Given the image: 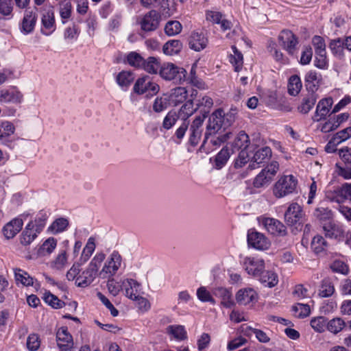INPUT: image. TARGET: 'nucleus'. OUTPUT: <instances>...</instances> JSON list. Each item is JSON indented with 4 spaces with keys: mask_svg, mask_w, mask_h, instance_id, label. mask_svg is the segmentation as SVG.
<instances>
[{
    "mask_svg": "<svg viewBox=\"0 0 351 351\" xmlns=\"http://www.w3.org/2000/svg\"><path fill=\"white\" fill-rule=\"evenodd\" d=\"M236 110L231 109L230 112L225 114L221 109L216 110L210 115L208 123L206 125V131L205 132L204 139L201 145V149L206 152L210 151V149L206 147L208 143V135L215 134L221 129L225 131L235 121Z\"/></svg>",
    "mask_w": 351,
    "mask_h": 351,
    "instance_id": "1",
    "label": "nucleus"
},
{
    "mask_svg": "<svg viewBox=\"0 0 351 351\" xmlns=\"http://www.w3.org/2000/svg\"><path fill=\"white\" fill-rule=\"evenodd\" d=\"M160 76L167 81L181 84L186 80V71L170 62L163 63L159 71Z\"/></svg>",
    "mask_w": 351,
    "mask_h": 351,
    "instance_id": "2",
    "label": "nucleus"
},
{
    "mask_svg": "<svg viewBox=\"0 0 351 351\" xmlns=\"http://www.w3.org/2000/svg\"><path fill=\"white\" fill-rule=\"evenodd\" d=\"M284 217L287 226L293 227L297 231L302 230L304 213L300 204L295 202L289 204L285 213Z\"/></svg>",
    "mask_w": 351,
    "mask_h": 351,
    "instance_id": "3",
    "label": "nucleus"
},
{
    "mask_svg": "<svg viewBox=\"0 0 351 351\" xmlns=\"http://www.w3.org/2000/svg\"><path fill=\"white\" fill-rule=\"evenodd\" d=\"M298 184L297 179L293 175L283 176L274 186L273 193L276 197L281 198L295 192Z\"/></svg>",
    "mask_w": 351,
    "mask_h": 351,
    "instance_id": "4",
    "label": "nucleus"
},
{
    "mask_svg": "<svg viewBox=\"0 0 351 351\" xmlns=\"http://www.w3.org/2000/svg\"><path fill=\"white\" fill-rule=\"evenodd\" d=\"M122 258L118 251H113L101 270L99 272L98 276L102 279L113 277L121 265Z\"/></svg>",
    "mask_w": 351,
    "mask_h": 351,
    "instance_id": "5",
    "label": "nucleus"
},
{
    "mask_svg": "<svg viewBox=\"0 0 351 351\" xmlns=\"http://www.w3.org/2000/svg\"><path fill=\"white\" fill-rule=\"evenodd\" d=\"M325 236L328 238L337 239L339 241H345L348 245L351 240V232H345L342 226L333 222H329L323 226Z\"/></svg>",
    "mask_w": 351,
    "mask_h": 351,
    "instance_id": "6",
    "label": "nucleus"
},
{
    "mask_svg": "<svg viewBox=\"0 0 351 351\" xmlns=\"http://www.w3.org/2000/svg\"><path fill=\"white\" fill-rule=\"evenodd\" d=\"M160 89V86L156 82L151 80L148 75L139 77L135 82L133 91L138 95L149 93L151 96L156 95Z\"/></svg>",
    "mask_w": 351,
    "mask_h": 351,
    "instance_id": "7",
    "label": "nucleus"
},
{
    "mask_svg": "<svg viewBox=\"0 0 351 351\" xmlns=\"http://www.w3.org/2000/svg\"><path fill=\"white\" fill-rule=\"evenodd\" d=\"M247 240L249 246L258 250H266L271 245L269 239L264 234L255 229L248 230Z\"/></svg>",
    "mask_w": 351,
    "mask_h": 351,
    "instance_id": "8",
    "label": "nucleus"
},
{
    "mask_svg": "<svg viewBox=\"0 0 351 351\" xmlns=\"http://www.w3.org/2000/svg\"><path fill=\"white\" fill-rule=\"evenodd\" d=\"M278 40L282 48L293 56L298 45V38L290 30L283 29L278 36Z\"/></svg>",
    "mask_w": 351,
    "mask_h": 351,
    "instance_id": "9",
    "label": "nucleus"
},
{
    "mask_svg": "<svg viewBox=\"0 0 351 351\" xmlns=\"http://www.w3.org/2000/svg\"><path fill=\"white\" fill-rule=\"evenodd\" d=\"M161 16L155 10L146 13L140 21L141 29L145 32H154L159 27Z\"/></svg>",
    "mask_w": 351,
    "mask_h": 351,
    "instance_id": "10",
    "label": "nucleus"
},
{
    "mask_svg": "<svg viewBox=\"0 0 351 351\" xmlns=\"http://www.w3.org/2000/svg\"><path fill=\"white\" fill-rule=\"evenodd\" d=\"M271 149L265 146L256 151L252 157L248 169L250 170L260 167V165L267 162L271 157Z\"/></svg>",
    "mask_w": 351,
    "mask_h": 351,
    "instance_id": "11",
    "label": "nucleus"
},
{
    "mask_svg": "<svg viewBox=\"0 0 351 351\" xmlns=\"http://www.w3.org/2000/svg\"><path fill=\"white\" fill-rule=\"evenodd\" d=\"M243 265L248 274L256 277L261 274L265 269V261L258 258L246 257Z\"/></svg>",
    "mask_w": 351,
    "mask_h": 351,
    "instance_id": "12",
    "label": "nucleus"
},
{
    "mask_svg": "<svg viewBox=\"0 0 351 351\" xmlns=\"http://www.w3.org/2000/svg\"><path fill=\"white\" fill-rule=\"evenodd\" d=\"M263 224L267 230L275 236H285L287 234L286 226L279 220L274 218H266Z\"/></svg>",
    "mask_w": 351,
    "mask_h": 351,
    "instance_id": "13",
    "label": "nucleus"
},
{
    "mask_svg": "<svg viewBox=\"0 0 351 351\" xmlns=\"http://www.w3.org/2000/svg\"><path fill=\"white\" fill-rule=\"evenodd\" d=\"M37 13L33 10H26L21 24V31L25 34L32 33L37 21Z\"/></svg>",
    "mask_w": 351,
    "mask_h": 351,
    "instance_id": "14",
    "label": "nucleus"
},
{
    "mask_svg": "<svg viewBox=\"0 0 351 351\" xmlns=\"http://www.w3.org/2000/svg\"><path fill=\"white\" fill-rule=\"evenodd\" d=\"M189 45L191 49L200 51L206 47L208 38L203 32H193L189 37Z\"/></svg>",
    "mask_w": 351,
    "mask_h": 351,
    "instance_id": "15",
    "label": "nucleus"
},
{
    "mask_svg": "<svg viewBox=\"0 0 351 351\" xmlns=\"http://www.w3.org/2000/svg\"><path fill=\"white\" fill-rule=\"evenodd\" d=\"M322 80L321 75L315 71L311 70L305 75V86L308 93H314L318 90Z\"/></svg>",
    "mask_w": 351,
    "mask_h": 351,
    "instance_id": "16",
    "label": "nucleus"
},
{
    "mask_svg": "<svg viewBox=\"0 0 351 351\" xmlns=\"http://www.w3.org/2000/svg\"><path fill=\"white\" fill-rule=\"evenodd\" d=\"M258 294L252 288L241 289L238 291L236 295L237 302L241 305H247L250 302L256 301Z\"/></svg>",
    "mask_w": 351,
    "mask_h": 351,
    "instance_id": "17",
    "label": "nucleus"
},
{
    "mask_svg": "<svg viewBox=\"0 0 351 351\" xmlns=\"http://www.w3.org/2000/svg\"><path fill=\"white\" fill-rule=\"evenodd\" d=\"M213 134L208 135V143L206 144L207 149H210V151L206 152L204 149L199 147V151L202 152H205L208 154L215 149L217 147H219L222 143L226 142L228 139H230L232 133L230 132H227L224 134L218 136H213Z\"/></svg>",
    "mask_w": 351,
    "mask_h": 351,
    "instance_id": "18",
    "label": "nucleus"
},
{
    "mask_svg": "<svg viewBox=\"0 0 351 351\" xmlns=\"http://www.w3.org/2000/svg\"><path fill=\"white\" fill-rule=\"evenodd\" d=\"M332 104V99L331 98H325L321 99L316 108L314 121H319L322 119H324L328 113L329 109Z\"/></svg>",
    "mask_w": 351,
    "mask_h": 351,
    "instance_id": "19",
    "label": "nucleus"
},
{
    "mask_svg": "<svg viewBox=\"0 0 351 351\" xmlns=\"http://www.w3.org/2000/svg\"><path fill=\"white\" fill-rule=\"evenodd\" d=\"M122 285L125 291V296L128 298L135 300L139 296L138 288L140 284L134 279H126L122 282Z\"/></svg>",
    "mask_w": 351,
    "mask_h": 351,
    "instance_id": "20",
    "label": "nucleus"
},
{
    "mask_svg": "<svg viewBox=\"0 0 351 351\" xmlns=\"http://www.w3.org/2000/svg\"><path fill=\"white\" fill-rule=\"evenodd\" d=\"M41 23L43 27L49 30L48 32H45L43 29L41 30L43 34L47 36L49 35L56 29L55 16L53 10H49L44 12L42 16Z\"/></svg>",
    "mask_w": 351,
    "mask_h": 351,
    "instance_id": "21",
    "label": "nucleus"
},
{
    "mask_svg": "<svg viewBox=\"0 0 351 351\" xmlns=\"http://www.w3.org/2000/svg\"><path fill=\"white\" fill-rule=\"evenodd\" d=\"M23 220L16 218L8 223L3 228L4 236L7 239L13 238L23 227Z\"/></svg>",
    "mask_w": 351,
    "mask_h": 351,
    "instance_id": "22",
    "label": "nucleus"
},
{
    "mask_svg": "<svg viewBox=\"0 0 351 351\" xmlns=\"http://www.w3.org/2000/svg\"><path fill=\"white\" fill-rule=\"evenodd\" d=\"M249 145L250 138L248 135L244 131H241L237 134L231 145L232 152L248 149Z\"/></svg>",
    "mask_w": 351,
    "mask_h": 351,
    "instance_id": "23",
    "label": "nucleus"
},
{
    "mask_svg": "<svg viewBox=\"0 0 351 351\" xmlns=\"http://www.w3.org/2000/svg\"><path fill=\"white\" fill-rule=\"evenodd\" d=\"M134 80V75L128 71L119 72L116 77V82L124 91L127 90Z\"/></svg>",
    "mask_w": 351,
    "mask_h": 351,
    "instance_id": "24",
    "label": "nucleus"
},
{
    "mask_svg": "<svg viewBox=\"0 0 351 351\" xmlns=\"http://www.w3.org/2000/svg\"><path fill=\"white\" fill-rule=\"evenodd\" d=\"M23 97V94L19 90H2L0 91V102L21 103Z\"/></svg>",
    "mask_w": 351,
    "mask_h": 351,
    "instance_id": "25",
    "label": "nucleus"
},
{
    "mask_svg": "<svg viewBox=\"0 0 351 351\" xmlns=\"http://www.w3.org/2000/svg\"><path fill=\"white\" fill-rule=\"evenodd\" d=\"M160 60L154 56H149L147 59H144L143 65L141 69L150 74L159 73L161 67Z\"/></svg>",
    "mask_w": 351,
    "mask_h": 351,
    "instance_id": "26",
    "label": "nucleus"
},
{
    "mask_svg": "<svg viewBox=\"0 0 351 351\" xmlns=\"http://www.w3.org/2000/svg\"><path fill=\"white\" fill-rule=\"evenodd\" d=\"M37 234L34 231L33 221H29L25 226L21 235V243L23 245H30L31 243L37 237Z\"/></svg>",
    "mask_w": 351,
    "mask_h": 351,
    "instance_id": "27",
    "label": "nucleus"
},
{
    "mask_svg": "<svg viewBox=\"0 0 351 351\" xmlns=\"http://www.w3.org/2000/svg\"><path fill=\"white\" fill-rule=\"evenodd\" d=\"M57 346L61 345H74L72 335L69 332L66 326L60 328L56 332Z\"/></svg>",
    "mask_w": 351,
    "mask_h": 351,
    "instance_id": "28",
    "label": "nucleus"
},
{
    "mask_svg": "<svg viewBox=\"0 0 351 351\" xmlns=\"http://www.w3.org/2000/svg\"><path fill=\"white\" fill-rule=\"evenodd\" d=\"M97 276V274L86 269L77 277L75 284L79 287H86L93 282Z\"/></svg>",
    "mask_w": 351,
    "mask_h": 351,
    "instance_id": "29",
    "label": "nucleus"
},
{
    "mask_svg": "<svg viewBox=\"0 0 351 351\" xmlns=\"http://www.w3.org/2000/svg\"><path fill=\"white\" fill-rule=\"evenodd\" d=\"M257 277L262 284L269 287H273L278 282L277 274L271 271H265V269Z\"/></svg>",
    "mask_w": 351,
    "mask_h": 351,
    "instance_id": "30",
    "label": "nucleus"
},
{
    "mask_svg": "<svg viewBox=\"0 0 351 351\" xmlns=\"http://www.w3.org/2000/svg\"><path fill=\"white\" fill-rule=\"evenodd\" d=\"M166 332L178 341L187 339V332L182 325H170L166 328Z\"/></svg>",
    "mask_w": 351,
    "mask_h": 351,
    "instance_id": "31",
    "label": "nucleus"
},
{
    "mask_svg": "<svg viewBox=\"0 0 351 351\" xmlns=\"http://www.w3.org/2000/svg\"><path fill=\"white\" fill-rule=\"evenodd\" d=\"M215 294L221 298V304L226 308H231L234 302L232 300L231 292L226 288L219 287L215 289Z\"/></svg>",
    "mask_w": 351,
    "mask_h": 351,
    "instance_id": "32",
    "label": "nucleus"
},
{
    "mask_svg": "<svg viewBox=\"0 0 351 351\" xmlns=\"http://www.w3.org/2000/svg\"><path fill=\"white\" fill-rule=\"evenodd\" d=\"M317 99V96L314 93H308L298 106V110L303 114H307L313 107Z\"/></svg>",
    "mask_w": 351,
    "mask_h": 351,
    "instance_id": "33",
    "label": "nucleus"
},
{
    "mask_svg": "<svg viewBox=\"0 0 351 351\" xmlns=\"http://www.w3.org/2000/svg\"><path fill=\"white\" fill-rule=\"evenodd\" d=\"M14 277L16 284L21 283L23 286H32L34 284V278L29 274L21 269L16 268L14 269Z\"/></svg>",
    "mask_w": 351,
    "mask_h": 351,
    "instance_id": "34",
    "label": "nucleus"
},
{
    "mask_svg": "<svg viewBox=\"0 0 351 351\" xmlns=\"http://www.w3.org/2000/svg\"><path fill=\"white\" fill-rule=\"evenodd\" d=\"M182 49V43L179 40H170L162 47L163 53L168 56L178 54Z\"/></svg>",
    "mask_w": 351,
    "mask_h": 351,
    "instance_id": "35",
    "label": "nucleus"
},
{
    "mask_svg": "<svg viewBox=\"0 0 351 351\" xmlns=\"http://www.w3.org/2000/svg\"><path fill=\"white\" fill-rule=\"evenodd\" d=\"M230 153L228 147H225L217 154L214 159L213 165L217 169H221L225 166L230 158Z\"/></svg>",
    "mask_w": 351,
    "mask_h": 351,
    "instance_id": "36",
    "label": "nucleus"
},
{
    "mask_svg": "<svg viewBox=\"0 0 351 351\" xmlns=\"http://www.w3.org/2000/svg\"><path fill=\"white\" fill-rule=\"evenodd\" d=\"M60 16L63 24L70 19L72 12V4L69 0H62L59 3Z\"/></svg>",
    "mask_w": 351,
    "mask_h": 351,
    "instance_id": "37",
    "label": "nucleus"
},
{
    "mask_svg": "<svg viewBox=\"0 0 351 351\" xmlns=\"http://www.w3.org/2000/svg\"><path fill=\"white\" fill-rule=\"evenodd\" d=\"M69 226V221L64 217L56 219L48 228V231L56 234L64 231Z\"/></svg>",
    "mask_w": 351,
    "mask_h": 351,
    "instance_id": "38",
    "label": "nucleus"
},
{
    "mask_svg": "<svg viewBox=\"0 0 351 351\" xmlns=\"http://www.w3.org/2000/svg\"><path fill=\"white\" fill-rule=\"evenodd\" d=\"M288 93L292 96L297 95L301 90L302 82L299 76L294 75H292L288 82Z\"/></svg>",
    "mask_w": 351,
    "mask_h": 351,
    "instance_id": "39",
    "label": "nucleus"
},
{
    "mask_svg": "<svg viewBox=\"0 0 351 351\" xmlns=\"http://www.w3.org/2000/svg\"><path fill=\"white\" fill-rule=\"evenodd\" d=\"M311 246L313 251L315 254H319L326 250L328 244L323 237L316 235L313 238Z\"/></svg>",
    "mask_w": 351,
    "mask_h": 351,
    "instance_id": "40",
    "label": "nucleus"
},
{
    "mask_svg": "<svg viewBox=\"0 0 351 351\" xmlns=\"http://www.w3.org/2000/svg\"><path fill=\"white\" fill-rule=\"evenodd\" d=\"M329 48L332 54L339 59H343L344 57L343 44L340 38L332 40L329 44Z\"/></svg>",
    "mask_w": 351,
    "mask_h": 351,
    "instance_id": "41",
    "label": "nucleus"
},
{
    "mask_svg": "<svg viewBox=\"0 0 351 351\" xmlns=\"http://www.w3.org/2000/svg\"><path fill=\"white\" fill-rule=\"evenodd\" d=\"M95 249V239L93 237H90L82 251L80 261L82 262L80 264H83L86 263L89 258L93 254V252Z\"/></svg>",
    "mask_w": 351,
    "mask_h": 351,
    "instance_id": "42",
    "label": "nucleus"
},
{
    "mask_svg": "<svg viewBox=\"0 0 351 351\" xmlns=\"http://www.w3.org/2000/svg\"><path fill=\"white\" fill-rule=\"evenodd\" d=\"M126 61L129 65L136 69H141L143 65L144 58L136 51L130 52L126 57Z\"/></svg>",
    "mask_w": 351,
    "mask_h": 351,
    "instance_id": "43",
    "label": "nucleus"
},
{
    "mask_svg": "<svg viewBox=\"0 0 351 351\" xmlns=\"http://www.w3.org/2000/svg\"><path fill=\"white\" fill-rule=\"evenodd\" d=\"M187 97V90L184 87H177L171 94V99L175 105L184 102Z\"/></svg>",
    "mask_w": 351,
    "mask_h": 351,
    "instance_id": "44",
    "label": "nucleus"
},
{
    "mask_svg": "<svg viewBox=\"0 0 351 351\" xmlns=\"http://www.w3.org/2000/svg\"><path fill=\"white\" fill-rule=\"evenodd\" d=\"M182 24L178 21H169L164 28L165 34L169 36H173L181 32Z\"/></svg>",
    "mask_w": 351,
    "mask_h": 351,
    "instance_id": "45",
    "label": "nucleus"
},
{
    "mask_svg": "<svg viewBox=\"0 0 351 351\" xmlns=\"http://www.w3.org/2000/svg\"><path fill=\"white\" fill-rule=\"evenodd\" d=\"M43 300L47 304L55 309L62 308L65 306L64 302L60 300L57 296L49 291L44 294Z\"/></svg>",
    "mask_w": 351,
    "mask_h": 351,
    "instance_id": "46",
    "label": "nucleus"
},
{
    "mask_svg": "<svg viewBox=\"0 0 351 351\" xmlns=\"http://www.w3.org/2000/svg\"><path fill=\"white\" fill-rule=\"evenodd\" d=\"M213 105V99L208 96H204L202 99L198 100L196 104L197 108L200 110L201 114L208 115Z\"/></svg>",
    "mask_w": 351,
    "mask_h": 351,
    "instance_id": "47",
    "label": "nucleus"
},
{
    "mask_svg": "<svg viewBox=\"0 0 351 351\" xmlns=\"http://www.w3.org/2000/svg\"><path fill=\"white\" fill-rule=\"evenodd\" d=\"M291 311L294 315L298 318H304L308 317L311 313V308L308 304L298 303L293 305Z\"/></svg>",
    "mask_w": 351,
    "mask_h": 351,
    "instance_id": "48",
    "label": "nucleus"
},
{
    "mask_svg": "<svg viewBox=\"0 0 351 351\" xmlns=\"http://www.w3.org/2000/svg\"><path fill=\"white\" fill-rule=\"evenodd\" d=\"M232 49L234 54L229 56V61L234 66L235 71H239L243 63V54L234 45L232 46Z\"/></svg>",
    "mask_w": 351,
    "mask_h": 351,
    "instance_id": "49",
    "label": "nucleus"
},
{
    "mask_svg": "<svg viewBox=\"0 0 351 351\" xmlns=\"http://www.w3.org/2000/svg\"><path fill=\"white\" fill-rule=\"evenodd\" d=\"M335 292V287L332 282L328 279H324L322 281L319 289V295L322 298L331 296Z\"/></svg>",
    "mask_w": 351,
    "mask_h": 351,
    "instance_id": "50",
    "label": "nucleus"
},
{
    "mask_svg": "<svg viewBox=\"0 0 351 351\" xmlns=\"http://www.w3.org/2000/svg\"><path fill=\"white\" fill-rule=\"evenodd\" d=\"M106 255L103 252L96 254L89 263L87 269L98 276L99 267H100L101 263L104 261Z\"/></svg>",
    "mask_w": 351,
    "mask_h": 351,
    "instance_id": "51",
    "label": "nucleus"
},
{
    "mask_svg": "<svg viewBox=\"0 0 351 351\" xmlns=\"http://www.w3.org/2000/svg\"><path fill=\"white\" fill-rule=\"evenodd\" d=\"M345 322L339 317H336L327 322V329L330 332L337 334L345 326Z\"/></svg>",
    "mask_w": 351,
    "mask_h": 351,
    "instance_id": "52",
    "label": "nucleus"
},
{
    "mask_svg": "<svg viewBox=\"0 0 351 351\" xmlns=\"http://www.w3.org/2000/svg\"><path fill=\"white\" fill-rule=\"evenodd\" d=\"M311 326L317 332H322L327 328V319L325 317L319 316L314 317L311 320Z\"/></svg>",
    "mask_w": 351,
    "mask_h": 351,
    "instance_id": "53",
    "label": "nucleus"
},
{
    "mask_svg": "<svg viewBox=\"0 0 351 351\" xmlns=\"http://www.w3.org/2000/svg\"><path fill=\"white\" fill-rule=\"evenodd\" d=\"M15 131L14 124L8 121L0 122V139L4 137L10 136Z\"/></svg>",
    "mask_w": 351,
    "mask_h": 351,
    "instance_id": "54",
    "label": "nucleus"
},
{
    "mask_svg": "<svg viewBox=\"0 0 351 351\" xmlns=\"http://www.w3.org/2000/svg\"><path fill=\"white\" fill-rule=\"evenodd\" d=\"M314 65L322 70L328 69L329 64L326 57V52L315 53Z\"/></svg>",
    "mask_w": 351,
    "mask_h": 351,
    "instance_id": "55",
    "label": "nucleus"
},
{
    "mask_svg": "<svg viewBox=\"0 0 351 351\" xmlns=\"http://www.w3.org/2000/svg\"><path fill=\"white\" fill-rule=\"evenodd\" d=\"M169 99L167 97H158L153 104V110L156 112H161L167 108Z\"/></svg>",
    "mask_w": 351,
    "mask_h": 351,
    "instance_id": "56",
    "label": "nucleus"
},
{
    "mask_svg": "<svg viewBox=\"0 0 351 351\" xmlns=\"http://www.w3.org/2000/svg\"><path fill=\"white\" fill-rule=\"evenodd\" d=\"M13 4L12 0H0V14L10 18L12 16Z\"/></svg>",
    "mask_w": 351,
    "mask_h": 351,
    "instance_id": "57",
    "label": "nucleus"
},
{
    "mask_svg": "<svg viewBox=\"0 0 351 351\" xmlns=\"http://www.w3.org/2000/svg\"><path fill=\"white\" fill-rule=\"evenodd\" d=\"M197 298L202 302H210L215 304V299L212 297L210 292L204 287H201L197 290Z\"/></svg>",
    "mask_w": 351,
    "mask_h": 351,
    "instance_id": "58",
    "label": "nucleus"
},
{
    "mask_svg": "<svg viewBox=\"0 0 351 351\" xmlns=\"http://www.w3.org/2000/svg\"><path fill=\"white\" fill-rule=\"evenodd\" d=\"M175 0H162L160 2V9L162 14L171 16L176 10Z\"/></svg>",
    "mask_w": 351,
    "mask_h": 351,
    "instance_id": "59",
    "label": "nucleus"
},
{
    "mask_svg": "<svg viewBox=\"0 0 351 351\" xmlns=\"http://www.w3.org/2000/svg\"><path fill=\"white\" fill-rule=\"evenodd\" d=\"M250 160L248 149H242L239 152L237 158L234 161V167L241 168Z\"/></svg>",
    "mask_w": 351,
    "mask_h": 351,
    "instance_id": "60",
    "label": "nucleus"
},
{
    "mask_svg": "<svg viewBox=\"0 0 351 351\" xmlns=\"http://www.w3.org/2000/svg\"><path fill=\"white\" fill-rule=\"evenodd\" d=\"M40 346V338L36 334H31L27 339V347L30 351L37 350Z\"/></svg>",
    "mask_w": 351,
    "mask_h": 351,
    "instance_id": "61",
    "label": "nucleus"
},
{
    "mask_svg": "<svg viewBox=\"0 0 351 351\" xmlns=\"http://www.w3.org/2000/svg\"><path fill=\"white\" fill-rule=\"evenodd\" d=\"M279 170V164L277 161H272L270 164L263 169L261 171L265 172L267 177L270 178V181L272 180L273 178L276 176L278 171Z\"/></svg>",
    "mask_w": 351,
    "mask_h": 351,
    "instance_id": "62",
    "label": "nucleus"
},
{
    "mask_svg": "<svg viewBox=\"0 0 351 351\" xmlns=\"http://www.w3.org/2000/svg\"><path fill=\"white\" fill-rule=\"evenodd\" d=\"M178 119V116L176 112H169L163 120V128L167 130L170 129L176 123Z\"/></svg>",
    "mask_w": 351,
    "mask_h": 351,
    "instance_id": "63",
    "label": "nucleus"
},
{
    "mask_svg": "<svg viewBox=\"0 0 351 351\" xmlns=\"http://www.w3.org/2000/svg\"><path fill=\"white\" fill-rule=\"evenodd\" d=\"M339 155L347 167H351V148L345 147L339 151Z\"/></svg>",
    "mask_w": 351,
    "mask_h": 351,
    "instance_id": "64",
    "label": "nucleus"
}]
</instances>
